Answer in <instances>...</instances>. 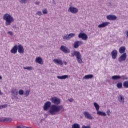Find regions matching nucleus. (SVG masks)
I'll return each instance as SVG.
<instances>
[{
    "label": "nucleus",
    "instance_id": "obj_25",
    "mask_svg": "<svg viewBox=\"0 0 128 128\" xmlns=\"http://www.w3.org/2000/svg\"><path fill=\"white\" fill-rule=\"evenodd\" d=\"M94 106L95 107L96 110H97V112H98V110H100V105H98V103L94 102Z\"/></svg>",
    "mask_w": 128,
    "mask_h": 128
},
{
    "label": "nucleus",
    "instance_id": "obj_12",
    "mask_svg": "<svg viewBox=\"0 0 128 128\" xmlns=\"http://www.w3.org/2000/svg\"><path fill=\"white\" fill-rule=\"evenodd\" d=\"M106 18L109 20H116L118 18V17L116 15L110 14L106 16Z\"/></svg>",
    "mask_w": 128,
    "mask_h": 128
},
{
    "label": "nucleus",
    "instance_id": "obj_42",
    "mask_svg": "<svg viewBox=\"0 0 128 128\" xmlns=\"http://www.w3.org/2000/svg\"><path fill=\"white\" fill-rule=\"evenodd\" d=\"M68 101L70 102H74V99L70 98L68 99Z\"/></svg>",
    "mask_w": 128,
    "mask_h": 128
},
{
    "label": "nucleus",
    "instance_id": "obj_4",
    "mask_svg": "<svg viewBox=\"0 0 128 128\" xmlns=\"http://www.w3.org/2000/svg\"><path fill=\"white\" fill-rule=\"evenodd\" d=\"M68 12H72V14H78V9L74 6H70L68 8Z\"/></svg>",
    "mask_w": 128,
    "mask_h": 128
},
{
    "label": "nucleus",
    "instance_id": "obj_52",
    "mask_svg": "<svg viewBox=\"0 0 128 128\" xmlns=\"http://www.w3.org/2000/svg\"><path fill=\"white\" fill-rule=\"evenodd\" d=\"M14 28H16V26H13Z\"/></svg>",
    "mask_w": 128,
    "mask_h": 128
},
{
    "label": "nucleus",
    "instance_id": "obj_11",
    "mask_svg": "<svg viewBox=\"0 0 128 128\" xmlns=\"http://www.w3.org/2000/svg\"><path fill=\"white\" fill-rule=\"evenodd\" d=\"M84 116L85 118L88 120H92V118H94L92 116V115H90V112H84Z\"/></svg>",
    "mask_w": 128,
    "mask_h": 128
},
{
    "label": "nucleus",
    "instance_id": "obj_37",
    "mask_svg": "<svg viewBox=\"0 0 128 128\" xmlns=\"http://www.w3.org/2000/svg\"><path fill=\"white\" fill-rule=\"evenodd\" d=\"M82 128H91V127H90V126H86L84 125L82 126Z\"/></svg>",
    "mask_w": 128,
    "mask_h": 128
},
{
    "label": "nucleus",
    "instance_id": "obj_22",
    "mask_svg": "<svg viewBox=\"0 0 128 128\" xmlns=\"http://www.w3.org/2000/svg\"><path fill=\"white\" fill-rule=\"evenodd\" d=\"M68 78V75H64L62 76H57V78L59 80H66V78Z\"/></svg>",
    "mask_w": 128,
    "mask_h": 128
},
{
    "label": "nucleus",
    "instance_id": "obj_38",
    "mask_svg": "<svg viewBox=\"0 0 128 128\" xmlns=\"http://www.w3.org/2000/svg\"><path fill=\"white\" fill-rule=\"evenodd\" d=\"M36 14H38V16H42V12H40V11H38L36 13Z\"/></svg>",
    "mask_w": 128,
    "mask_h": 128
},
{
    "label": "nucleus",
    "instance_id": "obj_31",
    "mask_svg": "<svg viewBox=\"0 0 128 128\" xmlns=\"http://www.w3.org/2000/svg\"><path fill=\"white\" fill-rule=\"evenodd\" d=\"M79 45H78V43L77 41L75 42L74 44V48H78Z\"/></svg>",
    "mask_w": 128,
    "mask_h": 128
},
{
    "label": "nucleus",
    "instance_id": "obj_49",
    "mask_svg": "<svg viewBox=\"0 0 128 128\" xmlns=\"http://www.w3.org/2000/svg\"><path fill=\"white\" fill-rule=\"evenodd\" d=\"M3 105L0 106V108H4V107H2Z\"/></svg>",
    "mask_w": 128,
    "mask_h": 128
},
{
    "label": "nucleus",
    "instance_id": "obj_19",
    "mask_svg": "<svg viewBox=\"0 0 128 128\" xmlns=\"http://www.w3.org/2000/svg\"><path fill=\"white\" fill-rule=\"evenodd\" d=\"M112 80H120V75H115L112 76Z\"/></svg>",
    "mask_w": 128,
    "mask_h": 128
},
{
    "label": "nucleus",
    "instance_id": "obj_2",
    "mask_svg": "<svg viewBox=\"0 0 128 128\" xmlns=\"http://www.w3.org/2000/svg\"><path fill=\"white\" fill-rule=\"evenodd\" d=\"M3 18L6 20V26H10L12 22H14V18L8 14H4Z\"/></svg>",
    "mask_w": 128,
    "mask_h": 128
},
{
    "label": "nucleus",
    "instance_id": "obj_34",
    "mask_svg": "<svg viewBox=\"0 0 128 128\" xmlns=\"http://www.w3.org/2000/svg\"><path fill=\"white\" fill-rule=\"evenodd\" d=\"M18 94L20 96H22V94H24V92L22 90H19Z\"/></svg>",
    "mask_w": 128,
    "mask_h": 128
},
{
    "label": "nucleus",
    "instance_id": "obj_48",
    "mask_svg": "<svg viewBox=\"0 0 128 128\" xmlns=\"http://www.w3.org/2000/svg\"><path fill=\"white\" fill-rule=\"evenodd\" d=\"M2 91H0V96H2Z\"/></svg>",
    "mask_w": 128,
    "mask_h": 128
},
{
    "label": "nucleus",
    "instance_id": "obj_29",
    "mask_svg": "<svg viewBox=\"0 0 128 128\" xmlns=\"http://www.w3.org/2000/svg\"><path fill=\"white\" fill-rule=\"evenodd\" d=\"M123 86L125 88H128V81H125L124 82Z\"/></svg>",
    "mask_w": 128,
    "mask_h": 128
},
{
    "label": "nucleus",
    "instance_id": "obj_45",
    "mask_svg": "<svg viewBox=\"0 0 128 128\" xmlns=\"http://www.w3.org/2000/svg\"><path fill=\"white\" fill-rule=\"evenodd\" d=\"M34 4L38 6L40 4V2H34Z\"/></svg>",
    "mask_w": 128,
    "mask_h": 128
},
{
    "label": "nucleus",
    "instance_id": "obj_47",
    "mask_svg": "<svg viewBox=\"0 0 128 128\" xmlns=\"http://www.w3.org/2000/svg\"><path fill=\"white\" fill-rule=\"evenodd\" d=\"M16 128H22V126H17Z\"/></svg>",
    "mask_w": 128,
    "mask_h": 128
},
{
    "label": "nucleus",
    "instance_id": "obj_5",
    "mask_svg": "<svg viewBox=\"0 0 128 128\" xmlns=\"http://www.w3.org/2000/svg\"><path fill=\"white\" fill-rule=\"evenodd\" d=\"M60 50L62 52H64V54H70V49L64 46H62L60 48Z\"/></svg>",
    "mask_w": 128,
    "mask_h": 128
},
{
    "label": "nucleus",
    "instance_id": "obj_44",
    "mask_svg": "<svg viewBox=\"0 0 128 128\" xmlns=\"http://www.w3.org/2000/svg\"><path fill=\"white\" fill-rule=\"evenodd\" d=\"M106 113L108 116H110V110H107Z\"/></svg>",
    "mask_w": 128,
    "mask_h": 128
},
{
    "label": "nucleus",
    "instance_id": "obj_24",
    "mask_svg": "<svg viewBox=\"0 0 128 128\" xmlns=\"http://www.w3.org/2000/svg\"><path fill=\"white\" fill-rule=\"evenodd\" d=\"M97 114H98V116H106V112L98 110L97 112Z\"/></svg>",
    "mask_w": 128,
    "mask_h": 128
},
{
    "label": "nucleus",
    "instance_id": "obj_15",
    "mask_svg": "<svg viewBox=\"0 0 128 128\" xmlns=\"http://www.w3.org/2000/svg\"><path fill=\"white\" fill-rule=\"evenodd\" d=\"M10 52L12 54H16V52H18V46L17 45H15L12 48V49L10 50Z\"/></svg>",
    "mask_w": 128,
    "mask_h": 128
},
{
    "label": "nucleus",
    "instance_id": "obj_51",
    "mask_svg": "<svg viewBox=\"0 0 128 128\" xmlns=\"http://www.w3.org/2000/svg\"><path fill=\"white\" fill-rule=\"evenodd\" d=\"M65 66H66V62H64Z\"/></svg>",
    "mask_w": 128,
    "mask_h": 128
},
{
    "label": "nucleus",
    "instance_id": "obj_36",
    "mask_svg": "<svg viewBox=\"0 0 128 128\" xmlns=\"http://www.w3.org/2000/svg\"><path fill=\"white\" fill-rule=\"evenodd\" d=\"M42 12H43L44 14H48V10H46V8L43 10Z\"/></svg>",
    "mask_w": 128,
    "mask_h": 128
},
{
    "label": "nucleus",
    "instance_id": "obj_40",
    "mask_svg": "<svg viewBox=\"0 0 128 128\" xmlns=\"http://www.w3.org/2000/svg\"><path fill=\"white\" fill-rule=\"evenodd\" d=\"M77 42H78V45L79 46H82V44H83L82 41H77Z\"/></svg>",
    "mask_w": 128,
    "mask_h": 128
},
{
    "label": "nucleus",
    "instance_id": "obj_39",
    "mask_svg": "<svg viewBox=\"0 0 128 128\" xmlns=\"http://www.w3.org/2000/svg\"><path fill=\"white\" fill-rule=\"evenodd\" d=\"M120 80H126V76H120Z\"/></svg>",
    "mask_w": 128,
    "mask_h": 128
},
{
    "label": "nucleus",
    "instance_id": "obj_32",
    "mask_svg": "<svg viewBox=\"0 0 128 128\" xmlns=\"http://www.w3.org/2000/svg\"><path fill=\"white\" fill-rule=\"evenodd\" d=\"M78 64H82V56L76 58Z\"/></svg>",
    "mask_w": 128,
    "mask_h": 128
},
{
    "label": "nucleus",
    "instance_id": "obj_27",
    "mask_svg": "<svg viewBox=\"0 0 128 128\" xmlns=\"http://www.w3.org/2000/svg\"><path fill=\"white\" fill-rule=\"evenodd\" d=\"M11 92L14 96H18V92L16 90V89H12Z\"/></svg>",
    "mask_w": 128,
    "mask_h": 128
},
{
    "label": "nucleus",
    "instance_id": "obj_30",
    "mask_svg": "<svg viewBox=\"0 0 128 128\" xmlns=\"http://www.w3.org/2000/svg\"><path fill=\"white\" fill-rule=\"evenodd\" d=\"M116 86L118 88H122V82H118L116 84Z\"/></svg>",
    "mask_w": 128,
    "mask_h": 128
},
{
    "label": "nucleus",
    "instance_id": "obj_14",
    "mask_svg": "<svg viewBox=\"0 0 128 128\" xmlns=\"http://www.w3.org/2000/svg\"><path fill=\"white\" fill-rule=\"evenodd\" d=\"M53 62H54L56 64H58L59 66H62L64 64L62 60L60 59H54Z\"/></svg>",
    "mask_w": 128,
    "mask_h": 128
},
{
    "label": "nucleus",
    "instance_id": "obj_6",
    "mask_svg": "<svg viewBox=\"0 0 128 128\" xmlns=\"http://www.w3.org/2000/svg\"><path fill=\"white\" fill-rule=\"evenodd\" d=\"M79 38H82L83 40H88V35L84 33L80 32L78 36Z\"/></svg>",
    "mask_w": 128,
    "mask_h": 128
},
{
    "label": "nucleus",
    "instance_id": "obj_21",
    "mask_svg": "<svg viewBox=\"0 0 128 128\" xmlns=\"http://www.w3.org/2000/svg\"><path fill=\"white\" fill-rule=\"evenodd\" d=\"M118 100L120 102H122L124 104V97L122 95H120L118 97Z\"/></svg>",
    "mask_w": 128,
    "mask_h": 128
},
{
    "label": "nucleus",
    "instance_id": "obj_18",
    "mask_svg": "<svg viewBox=\"0 0 128 128\" xmlns=\"http://www.w3.org/2000/svg\"><path fill=\"white\" fill-rule=\"evenodd\" d=\"M36 62L40 64H42V59L40 57H37L36 58Z\"/></svg>",
    "mask_w": 128,
    "mask_h": 128
},
{
    "label": "nucleus",
    "instance_id": "obj_3",
    "mask_svg": "<svg viewBox=\"0 0 128 128\" xmlns=\"http://www.w3.org/2000/svg\"><path fill=\"white\" fill-rule=\"evenodd\" d=\"M50 102L54 104H60V100L56 97H52L50 98Z\"/></svg>",
    "mask_w": 128,
    "mask_h": 128
},
{
    "label": "nucleus",
    "instance_id": "obj_46",
    "mask_svg": "<svg viewBox=\"0 0 128 128\" xmlns=\"http://www.w3.org/2000/svg\"><path fill=\"white\" fill-rule=\"evenodd\" d=\"M126 36L127 38H128V30H127L126 32Z\"/></svg>",
    "mask_w": 128,
    "mask_h": 128
},
{
    "label": "nucleus",
    "instance_id": "obj_41",
    "mask_svg": "<svg viewBox=\"0 0 128 128\" xmlns=\"http://www.w3.org/2000/svg\"><path fill=\"white\" fill-rule=\"evenodd\" d=\"M2 107H3V108H8V104H4Z\"/></svg>",
    "mask_w": 128,
    "mask_h": 128
},
{
    "label": "nucleus",
    "instance_id": "obj_17",
    "mask_svg": "<svg viewBox=\"0 0 128 128\" xmlns=\"http://www.w3.org/2000/svg\"><path fill=\"white\" fill-rule=\"evenodd\" d=\"M110 22H104L102 24H100L98 26V28H106L107 26H108Z\"/></svg>",
    "mask_w": 128,
    "mask_h": 128
},
{
    "label": "nucleus",
    "instance_id": "obj_28",
    "mask_svg": "<svg viewBox=\"0 0 128 128\" xmlns=\"http://www.w3.org/2000/svg\"><path fill=\"white\" fill-rule=\"evenodd\" d=\"M30 90H28L25 91V92L24 93V95L25 96H30Z\"/></svg>",
    "mask_w": 128,
    "mask_h": 128
},
{
    "label": "nucleus",
    "instance_id": "obj_1",
    "mask_svg": "<svg viewBox=\"0 0 128 128\" xmlns=\"http://www.w3.org/2000/svg\"><path fill=\"white\" fill-rule=\"evenodd\" d=\"M43 108L44 110L46 111L49 110V112L51 116H56L58 112H62L64 110V108L62 106H58L56 104L52 105V102L50 101H47L44 103Z\"/></svg>",
    "mask_w": 128,
    "mask_h": 128
},
{
    "label": "nucleus",
    "instance_id": "obj_20",
    "mask_svg": "<svg viewBox=\"0 0 128 128\" xmlns=\"http://www.w3.org/2000/svg\"><path fill=\"white\" fill-rule=\"evenodd\" d=\"M94 78V75H92V74H88V75H86L83 78V80H90V78Z\"/></svg>",
    "mask_w": 128,
    "mask_h": 128
},
{
    "label": "nucleus",
    "instance_id": "obj_23",
    "mask_svg": "<svg viewBox=\"0 0 128 128\" xmlns=\"http://www.w3.org/2000/svg\"><path fill=\"white\" fill-rule=\"evenodd\" d=\"M126 52V47L124 46H122L119 49V52L120 54H124Z\"/></svg>",
    "mask_w": 128,
    "mask_h": 128
},
{
    "label": "nucleus",
    "instance_id": "obj_50",
    "mask_svg": "<svg viewBox=\"0 0 128 128\" xmlns=\"http://www.w3.org/2000/svg\"><path fill=\"white\" fill-rule=\"evenodd\" d=\"M2 76H0V80H2Z\"/></svg>",
    "mask_w": 128,
    "mask_h": 128
},
{
    "label": "nucleus",
    "instance_id": "obj_7",
    "mask_svg": "<svg viewBox=\"0 0 128 128\" xmlns=\"http://www.w3.org/2000/svg\"><path fill=\"white\" fill-rule=\"evenodd\" d=\"M126 60V53H124L118 58V60L119 62H124Z\"/></svg>",
    "mask_w": 128,
    "mask_h": 128
},
{
    "label": "nucleus",
    "instance_id": "obj_35",
    "mask_svg": "<svg viewBox=\"0 0 128 128\" xmlns=\"http://www.w3.org/2000/svg\"><path fill=\"white\" fill-rule=\"evenodd\" d=\"M20 2L22 4H26V2H28V0H20Z\"/></svg>",
    "mask_w": 128,
    "mask_h": 128
},
{
    "label": "nucleus",
    "instance_id": "obj_8",
    "mask_svg": "<svg viewBox=\"0 0 128 128\" xmlns=\"http://www.w3.org/2000/svg\"><path fill=\"white\" fill-rule=\"evenodd\" d=\"M76 36V34L70 33V34H64V36H62V38L64 40H70V38H72V36Z\"/></svg>",
    "mask_w": 128,
    "mask_h": 128
},
{
    "label": "nucleus",
    "instance_id": "obj_9",
    "mask_svg": "<svg viewBox=\"0 0 128 128\" xmlns=\"http://www.w3.org/2000/svg\"><path fill=\"white\" fill-rule=\"evenodd\" d=\"M17 46V50L19 54H24V49L22 46L18 44Z\"/></svg>",
    "mask_w": 128,
    "mask_h": 128
},
{
    "label": "nucleus",
    "instance_id": "obj_10",
    "mask_svg": "<svg viewBox=\"0 0 128 128\" xmlns=\"http://www.w3.org/2000/svg\"><path fill=\"white\" fill-rule=\"evenodd\" d=\"M72 56H76V58H80L82 56V55H80V52L78 51H74L71 54Z\"/></svg>",
    "mask_w": 128,
    "mask_h": 128
},
{
    "label": "nucleus",
    "instance_id": "obj_33",
    "mask_svg": "<svg viewBox=\"0 0 128 128\" xmlns=\"http://www.w3.org/2000/svg\"><path fill=\"white\" fill-rule=\"evenodd\" d=\"M23 68L24 70H32V66L23 67Z\"/></svg>",
    "mask_w": 128,
    "mask_h": 128
},
{
    "label": "nucleus",
    "instance_id": "obj_16",
    "mask_svg": "<svg viewBox=\"0 0 128 128\" xmlns=\"http://www.w3.org/2000/svg\"><path fill=\"white\" fill-rule=\"evenodd\" d=\"M12 119L11 118H0V122H12Z\"/></svg>",
    "mask_w": 128,
    "mask_h": 128
},
{
    "label": "nucleus",
    "instance_id": "obj_43",
    "mask_svg": "<svg viewBox=\"0 0 128 128\" xmlns=\"http://www.w3.org/2000/svg\"><path fill=\"white\" fill-rule=\"evenodd\" d=\"M8 34H10V36H12V32H8Z\"/></svg>",
    "mask_w": 128,
    "mask_h": 128
},
{
    "label": "nucleus",
    "instance_id": "obj_13",
    "mask_svg": "<svg viewBox=\"0 0 128 128\" xmlns=\"http://www.w3.org/2000/svg\"><path fill=\"white\" fill-rule=\"evenodd\" d=\"M112 58L113 60H116L118 56V51L116 50L111 52Z\"/></svg>",
    "mask_w": 128,
    "mask_h": 128
},
{
    "label": "nucleus",
    "instance_id": "obj_26",
    "mask_svg": "<svg viewBox=\"0 0 128 128\" xmlns=\"http://www.w3.org/2000/svg\"><path fill=\"white\" fill-rule=\"evenodd\" d=\"M72 128H80V126L78 124L75 123L72 125Z\"/></svg>",
    "mask_w": 128,
    "mask_h": 128
}]
</instances>
